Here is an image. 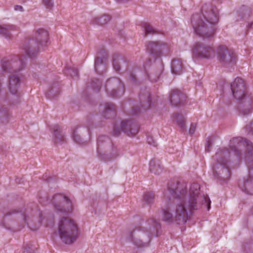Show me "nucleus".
I'll return each mask as SVG.
<instances>
[{"instance_id":"49530a36","label":"nucleus","mask_w":253,"mask_h":253,"mask_svg":"<svg viewBox=\"0 0 253 253\" xmlns=\"http://www.w3.org/2000/svg\"><path fill=\"white\" fill-rule=\"evenodd\" d=\"M212 141L211 138H208L206 144H205V151L207 152L210 151Z\"/></svg>"},{"instance_id":"0eeeda50","label":"nucleus","mask_w":253,"mask_h":253,"mask_svg":"<svg viewBox=\"0 0 253 253\" xmlns=\"http://www.w3.org/2000/svg\"><path fill=\"white\" fill-rule=\"evenodd\" d=\"M139 128V125L134 120L123 121L120 127L114 126L113 135L118 136L121 131H123L128 136H133L138 132Z\"/></svg>"},{"instance_id":"cd10ccee","label":"nucleus","mask_w":253,"mask_h":253,"mask_svg":"<svg viewBox=\"0 0 253 253\" xmlns=\"http://www.w3.org/2000/svg\"><path fill=\"white\" fill-rule=\"evenodd\" d=\"M238 17L236 21H239L246 17H249L252 14V9L249 6L242 5L237 11Z\"/></svg>"},{"instance_id":"9d476101","label":"nucleus","mask_w":253,"mask_h":253,"mask_svg":"<svg viewBox=\"0 0 253 253\" xmlns=\"http://www.w3.org/2000/svg\"><path fill=\"white\" fill-rule=\"evenodd\" d=\"M146 49L150 54L155 59L160 58L165 52H168L169 46L161 41L149 42L146 45Z\"/></svg>"},{"instance_id":"b1692460","label":"nucleus","mask_w":253,"mask_h":253,"mask_svg":"<svg viewBox=\"0 0 253 253\" xmlns=\"http://www.w3.org/2000/svg\"><path fill=\"white\" fill-rule=\"evenodd\" d=\"M113 66L114 70L116 72H119L122 68H126V60L121 55L118 53L115 54L113 57Z\"/></svg>"},{"instance_id":"9b49d317","label":"nucleus","mask_w":253,"mask_h":253,"mask_svg":"<svg viewBox=\"0 0 253 253\" xmlns=\"http://www.w3.org/2000/svg\"><path fill=\"white\" fill-rule=\"evenodd\" d=\"M218 61L223 65L235 64L236 62V54L224 45H220L217 50Z\"/></svg>"},{"instance_id":"de8ad7c7","label":"nucleus","mask_w":253,"mask_h":253,"mask_svg":"<svg viewBox=\"0 0 253 253\" xmlns=\"http://www.w3.org/2000/svg\"><path fill=\"white\" fill-rule=\"evenodd\" d=\"M141 112V109L138 107H134L131 110L132 115H137Z\"/></svg>"},{"instance_id":"c9c22d12","label":"nucleus","mask_w":253,"mask_h":253,"mask_svg":"<svg viewBox=\"0 0 253 253\" xmlns=\"http://www.w3.org/2000/svg\"><path fill=\"white\" fill-rule=\"evenodd\" d=\"M129 241L133 243V244L138 248H142L148 246L149 244L147 243H143L139 239H135L133 237L132 232L129 233Z\"/></svg>"},{"instance_id":"f8f14e48","label":"nucleus","mask_w":253,"mask_h":253,"mask_svg":"<svg viewBox=\"0 0 253 253\" xmlns=\"http://www.w3.org/2000/svg\"><path fill=\"white\" fill-rule=\"evenodd\" d=\"M112 144L111 139L105 135H101L97 140V153L98 157L101 160L108 159L106 152Z\"/></svg>"},{"instance_id":"7c9ffc66","label":"nucleus","mask_w":253,"mask_h":253,"mask_svg":"<svg viewBox=\"0 0 253 253\" xmlns=\"http://www.w3.org/2000/svg\"><path fill=\"white\" fill-rule=\"evenodd\" d=\"M111 20V16L108 14H104L100 17L93 18L91 20V24L103 26L108 23Z\"/></svg>"},{"instance_id":"423d86ee","label":"nucleus","mask_w":253,"mask_h":253,"mask_svg":"<svg viewBox=\"0 0 253 253\" xmlns=\"http://www.w3.org/2000/svg\"><path fill=\"white\" fill-rule=\"evenodd\" d=\"M58 229L61 241L66 244H72L78 238L77 225L71 219L61 218L59 222Z\"/></svg>"},{"instance_id":"6e6d98bb","label":"nucleus","mask_w":253,"mask_h":253,"mask_svg":"<svg viewBox=\"0 0 253 253\" xmlns=\"http://www.w3.org/2000/svg\"><path fill=\"white\" fill-rule=\"evenodd\" d=\"M24 1H26V0H24Z\"/></svg>"},{"instance_id":"58836bf2","label":"nucleus","mask_w":253,"mask_h":253,"mask_svg":"<svg viewBox=\"0 0 253 253\" xmlns=\"http://www.w3.org/2000/svg\"><path fill=\"white\" fill-rule=\"evenodd\" d=\"M60 93L59 89L57 87H53L46 93L47 97L51 98L56 97Z\"/></svg>"},{"instance_id":"ddd939ff","label":"nucleus","mask_w":253,"mask_h":253,"mask_svg":"<svg viewBox=\"0 0 253 253\" xmlns=\"http://www.w3.org/2000/svg\"><path fill=\"white\" fill-rule=\"evenodd\" d=\"M41 47H42L39 42L31 38L26 39L22 45V48L30 58H34L38 55Z\"/></svg>"},{"instance_id":"a211bd4d","label":"nucleus","mask_w":253,"mask_h":253,"mask_svg":"<svg viewBox=\"0 0 253 253\" xmlns=\"http://www.w3.org/2000/svg\"><path fill=\"white\" fill-rule=\"evenodd\" d=\"M186 99V95L177 89L171 91L169 100L172 105L180 107L185 103Z\"/></svg>"},{"instance_id":"09e8293b","label":"nucleus","mask_w":253,"mask_h":253,"mask_svg":"<svg viewBox=\"0 0 253 253\" xmlns=\"http://www.w3.org/2000/svg\"><path fill=\"white\" fill-rule=\"evenodd\" d=\"M147 141L150 145H152L154 146H156L155 142L152 136H148L147 138Z\"/></svg>"},{"instance_id":"603ef678","label":"nucleus","mask_w":253,"mask_h":253,"mask_svg":"<svg viewBox=\"0 0 253 253\" xmlns=\"http://www.w3.org/2000/svg\"><path fill=\"white\" fill-rule=\"evenodd\" d=\"M14 9L15 10H19V11H23V8L22 6H20V5H15L14 6Z\"/></svg>"},{"instance_id":"72a5a7b5","label":"nucleus","mask_w":253,"mask_h":253,"mask_svg":"<svg viewBox=\"0 0 253 253\" xmlns=\"http://www.w3.org/2000/svg\"><path fill=\"white\" fill-rule=\"evenodd\" d=\"M173 121H175L176 124L182 128H185V119L181 115L177 113H173L172 115Z\"/></svg>"},{"instance_id":"1a4fd4ad","label":"nucleus","mask_w":253,"mask_h":253,"mask_svg":"<svg viewBox=\"0 0 253 253\" xmlns=\"http://www.w3.org/2000/svg\"><path fill=\"white\" fill-rule=\"evenodd\" d=\"M105 90L110 96L118 98L124 93L125 86L119 78H112L107 81Z\"/></svg>"},{"instance_id":"c03bdc74","label":"nucleus","mask_w":253,"mask_h":253,"mask_svg":"<svg viewBox=\"0 0 253 253\" xmlns=\"http://www.w3.org/2000/svg\"><path fill=\"white\" fill-rule=\"evenodd\" d=\"M42 3L47 9L51 10L53 7L52 0H42Z\"/></svg>"},{"instance_id":"393cba45","label":"nucleus","mask_w":253,"mask_h":253,"mask_svg":"<svg viewBox=\"0 0 253 253\" xmlns=\"http://www.w3.org/2000/svg\"><path fill=\"white\" fill-rule=\"evenodd\" d=\"M101 107H103L104 110L102 114L104 118L110 119L116 116V106L114 104L106 103L103 106L101 105Z\"/></svg>"},{"instance_id":"8fccbe9b","label":"nucleus","mask_w":253,"mask_h":253,"mask_svg":"<svg viewBox=\"0 0 253 253\" xmlns=\"http://www.w3.org/2000/svg\"><path fill=\"white\" fill-rule=\"evenodd\" d=\"M246 129L249 131V132H251L253 134V121L251 122L250 124L246 127Z\"/></svg>"},{"instance_id":"dca6fc26","label":"nucleus","mask_w":253,"mask_h":253,"mask_svg":"<svg viewBox=\"0 0 253 253\" xmlns=\"http://www.w3.org/2000/svg\"><path fill=\"white\" fill-rule=\"evenodd\" d=\"M233 96L236 99H240L245 95L246 87L243 79L237 78L231 84Z\"/></svg>"},{"instance_id":"7ed1b4c3","label":"nucleus","mask_w":253,"mask_h":253,"mask_svg":"<svg viewBox=\"0 0 253 253\" xmlns=\"http://www.w3.org/2000/svg\"><path fill=\"white\" fill-rule=\"evenodd\" d=\"M218 10L215 6L208 5L202 8V14H194L191 24L195 33L204 40L212 39L215 33V25L218 23Z\"/></svg>"},{"instance_id":"2eb2a0df","label":"nucleus","mask_w":253,"mask_h":253,"mask_svg":"<svg viewBox=\"0 0 253 253\" xmlns=\"http://www.w3.org/2000/svg\"><path fill=\"white\" fill-rule=\"evenodd\" d=\"M238 108L239 111L243 115L249 114L253 108V95L252 94H245L240 99Z\"/></svg>"},{"instance_id":"4c0bfd02","label":"nucleus","mask_w":253,"mask_h":253,"mask_svg":"<svg viewBox=\"0 0 253 253\" xmlns=\"http://www.w3.org/2000/svg\"><path fill=\"white\" fill-rule=\"evenodd\" d=\"M65 73L70 76L72 78H78L79 72L77 69L73 68H66L65 69Z\"/></svg>"},{"instance_id":"f704fd0d","label":"nucleus","mask_w":253,"mask_h":253,"mask_svg":"<svg viewBox=\"0 0 253 253\" xmlns=\"http://www.w3.org/2000/svg\"><path fill=\"white\" fill-rule=\"evenodd\" d=\"M141 27L144 29L145 33L147 34H157L159 32L148 23L143 22L141 24Z\"/></svg>"},{"instance_id":"c756f323","label":"nucleus","mask_w":253,"mask_h":253,"mask_svg":"<svg viewBox=\"0 0 253 253\" xmlns=\"http://www.w3.org/2000/svg\"><path fill=\"white\" fill-rule=\"evenodd\" d=\"M16 26L12 25H0V34L6 38H11L10 32L16 30Z\"/></svg>"},{"instance_id":"a878e982","label":"nucleus","mask_w":253,"mask_h":253,"mask_svg":"<svg viewBox=\"0 0 253 253\" xmlns=\"http://www.w3.org/2000/svg\"><path fill=\"white\" fill-rule=\"evenodd\" d=\"M53 140L56 144H61L66 142L65 135L62 128L59 126H55L52 128Z\"/></svg>"},{"instance_id":"39448f33","label":"nucleus","mask_w":253,"mask_h":253,"mask_svg":"<svg viewBox=\"0 0 253 253\" xmlns=\"http://www.w3.org/2000/svg\"><path fill=\"white\" fill-rule=\"evenodd\" d=\"M27 217L25 210L22 208L12 209L4 213L1 225L8 230L18 232L27 224Z\"/></svg>"},{"instance_id":"e433bc0d","label":"nucleus","mask_w":253,"mask_h":253,"mask_svg":"<svg viewBox=\"0 0 253 253\" xmlns=\"http://www.w3.org/2000/svg\"><path fill=\"white\" fill-rule=\"evenodd\" d=\"M155 195L153 192H146L143 196L144 201L148 205L154 203Z\"/></svg>"},{"instance_id":"aec40b11","label":"nucleus","mask_w":253,"mask_h":253,"mask_svg":"<svg viewBox=\"0 0 253 253\" xmlns=\"http://www.w3.org/2000/svg\"><path fill=\"white\" fill-rule=\"evenodd\" d=\"M148 226L144 227V232H148V237L150 239L152 236H157L158 231L161 228V224L159 222L154 219H149L147 220Z\"/></svg>"},{"instance_id":"6e6552de","label":"nucleus","mask_w":253,"mask_h":253,"mask_svg":"<svg viewBox=\"0 0 253 253\" xmlns=\"http://www.w3.org/2000/svg\"><path fill=\"white\" fill-rule=\"evenodd\" d=\"M55 210L60 213L68 214L73 210L72 204L70 200L62 194L55 195L51 200Z\"/></svg>"},{"instance_id":"6ab92c4d","label":"nucleus","mask_w":253,"mask_h":253,"mask_svg":"<svg viewBox=\"0 0 253 253\" xmlns=\"http://www.w3.org/2000/svg\"><path fill=\"white\" fill-rule=\"evenodd\" d=\"M48 33L44 29L40 28L37 30L34 35L31 38L39 42L41 47L46 46V44L48 40Z\"/></svg>"},{"instance_id":"20e7f679","label":"nucleus","mask_w":253,"mask_h":253,"mask_svg":"<svg viewBox=\"0 0 253 253\" xmlns=\"http://www.w3.org/2000/svg\"><path fill=\"white\" fill-rule=\"evenodd\" d=\"M25 62L18 55H14L10 60L3 58L1 61V67L5 72L11 73L9 77L8 88L12 94H16L20 84L21 74L19 72L23 69Z\"/></svg>"},{"instance_id":"5701e85b","label":"nucleus","mask_w":253,"mask_h":253,"mask_svg":"<svg viewBox=\"0 0 253 253\" xmlns=\"http://www.w3.org/2000/svg\"><path fill=\"white\" fill-rule=\"evenodd\" d=\"M163 220L168 223H172L174 220L177 222L175 220V206H172L171 205L168 206V207L165 209H163ZM178 224L177 223H176Z\"/></svg>"},{"instance_id":"bb28decb","label":"nucleus","mask_w":253,"mask_h":253,"mask_svg":"<svg viewBox=\"0 0 253 253\" xmlns=\"http://www.w3.org/2000/svg\"><path fill=\"white\" fill-rule=\"evenodd\" d=\"M171 72L175 75H180L184 71V68L180 59H174L171 64Z\"/></svg>"},{"instance_id":"f257e3e1","label":"nucleus","mask_w":253,"mask_h":253,"mask_svg":"<svg viewBox=\"0 0 253 253\" xmlns=\"http://www.w3.org/2000/svg\"><path fill=\"white\" fill-rule=\"evenodd\" d=\"M168 189L169 193L174 198L175 220L179 225L185 223L188 219L187 209L190 211L197 210L204 205L209 210L211 201L209 197L200 193V186L198 183H192L188 194L187 185L185 182L169 183Z\"/></svg>"},{"instance_id":"412c9836","label":"nucleus","mask_w":253,"mask_h":253,"mask_svg":"<svg viewBox=\"0 0 253 253\" xmlns=\"http://www.w3.org/2000/svg\"><path fill=\"white\" fill-rule=\"evenodd\" d=\"M101 52L103 53L102 56L100 57L99 56L96 57L94 61V69L99 74H102L106 70L107 57L105 55H104L106 53V51L105 49H102Z\"/></svg>"},{"instance_id":"f3484780","label":"nucleus","mask_w":253,"mask_h":253,"mask_svg":"<svg viewBox=\"0 0 253 253\" xmlns=\"http://www.w3.org/2000/svg\"><path fill=\"white\" fill-rule=\"evenodd\" d=\"M164 69V65L160 61L158 65L153 66L150 71L146 72L148 79L151 82H157L161 78Z\"/></svg>"},{"instance_id":"4be33fe9","label":"nucleus","mask_w":253,"mask_h":253,"mask_svg":"<svg viewBox=\"0 0 253 253\" xmlns=\"http://www.w3.org/2000/svg\"><path fill=\"white\" fill-rule=\"evenodd\" d=\"M241 190L245 193L253 195V176L249 175L239 184Z\"/></svg>"},{"instance_id":"2f4dec72","label":"nucleus","mask_w":253,"mask_h":253,"mask_svg":"<svg viewBox=\"0 0 253 253\" xmlns=\"http://www.w3.org/2000/svg\"><path fill=\"white\" fill-rule=\"evenodd\" d=\"M106 153H108L107 154L108 159L104 160V161H110L116 159L119 156L120 150L112 143L111 147L108 149Z\"/></svg>"},{"instance_id":"f03ea898","label":"nucleus","mask_w":253,"mask_h":253,"mask_svg":"<svg viewBox=\"0 0 253 253\" xmlns=\"http://www.w3.org/2000/svg\"><path fill=\"white\" fill-rule=\"evenodd\" d=\"M245 148L244 159L249 169H253V144L247 139L240 137L233 138L230 140L229 150H218L212 157L214 161L212 170L214 177L220 183H226L231 173L227 157L233 153L238 159L242 158V148Z\"/></svg>"},{"instance_id":"864d4df0","label":"nucleus","mask_w":253,"mask_h":253,"mask_svg":"<svg viewBox=\"0 0 253 253\" xmlns=\"http://www.w3.org/2000/svg\"><path fill=\"white\" fill-rule=\"evenodd\" d=\"M39 202L41 203L43 205H46L47 203H48V200H47L46 202L45 203H44L43 202V199L42 198H40V201H39Z\"/></svg>"},{"instance_id":"37998d69","label":"nucleus","mask_w":253,"mask_h":253,"mask_svg":"<svg viewBox=\"0 0 253 253\" xmlns=\"http://www.w3.org/2000/svg\"><path fill=\"white\" fill-rule=\"evenodd\" d=\"M73 140L78 144H81L83 142V139L78 134L77 130H75L72 134Z\"/></svg>"},{"instance_id":"4468645a","label":"nucleus","mask_w":253,"mask_h":253,"mask_svg":"<svg viewBox=\"0 0 253 253\" xmlns=\"http://www.w3.org/2000/svg\"><path fill=\"white\" fill-rule=\"evenodd\" d=\"M193 52L195 56L202 58H210L214 53L211 46L200 42L195 43Z\"/></svg>"},{"instance_id":"a18cd8bd","label":"nucleus","mask_w":253,"mask_h":253,"mask_svg":"<svg viewBox=\"0 0 253 253\" xmlns=\"http://www.w3.org/2000/svg\"><path fill=\"white\" fill-rule=\"evenodd\" d=\"M129 80L132 84H137V80L136 76L134 73L132 72L130 73Z\"/></svg>"},{"instance_id":"a19ab883","label":"nucleus","mask_w":253,"mask_h":253,"mask_svg":"<svg viewBox=\"0 0 253 253\" xmlns=\"http://www.w3.org/2000/svg\"><path fill=\"white\" fill-rule=\"evenodd\" d=\"M101 82L97 79L92 80L91 86L95 91H99L101 87Z\"/></svg>"},{"instance_id":"ea45409f","label":"nucleus","mask_w":253,"mask_h":253,"mask_svg":"<svg viewBox=\"0 0 253 253\" xmlns=\"http://www.w3.org/2000/svg\"><path fill=\"white\" fill-rule=\"evenodd\" d=\"M151 98L150 94H148L147 95V99L145 102H140L141 108L144 110H148L150 108L151 104Z\"/></svg>"},{"instance_id":"c85d7f7f","label":"nucleus","mask_w":253,"mask_h":253,"mask_svg":"<svg viewBox=\"0 0 253 253\" xmlns=\"http://www.w3.org/2000/svg\"><path fill=\"white\" fill-rule=\"evenodd\" d=\"M149 170L151 172L159 175L162 172L163 168L161 165L159 160L153 159L150 162Z\"/></svg>"},{"instance_id":"5fc2aeb1","label":"nucleus","mask_w":253,"mask_h":253,"mask_svg":"<svg viewBox=\"0 0 253 253\" xmlns=\"http://www.w3.org/2000/svg\"><path fill=\"white\" fill-rule=\"evenodd\" d=\"M253 25V22H252V23H249V24L248 25V26H247V28H248V29H249L252 28Z\"/></svg>"},{"instance_id":"473e14b6","label":"nucleus","mask_w":253,"mask_h":253,"mask_svg":"<svg viewBox=\"0 0 253 253\" xmlns=\"http://www.w3.org/2000/svg\"><path fill=\"white\" fill-rule=\"evenodd\" d=\"M9 115L8 108L5 105L0 107V122L2 123H7Z\"/></svg>"},{"instance_id":"79ce46f5","label":"nucleus","mask_w":253,"mask_h":253,"mask_svg":"<svg viewBox=\"0 0 253 253\" xmlns=\"http://www.w3.org/2000/svg\"><path fill=\"white\" fill-rule=\"evenodd\" d=\"M37 248L31 243L26 245L24 248L23 253H36Z\"/></svg>"},{"instance_id":"3c124183","label":"nucleus","mask_w":253,"mask_h":253,"mask_svg":"<svg viewBox=\"0 0 253 253\" xmlns=\"http://www.w3.org/2000/svg\"><path fill=\"white\" fill-rule=\"evenodd\" d=\"M196 129V126L194 124H192L190 126V129H189V133L191 134H193L194 133Z\"/></svg>"}]
</instances>
